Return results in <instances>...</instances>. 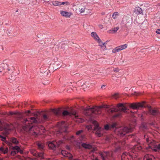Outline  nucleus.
Listing matches in <instances>:
<instances>
[{"mask_svg": "<svg viewBox=\"0 0 160 160\" xmlns=\"http://www.w3.org/2000/svg\"><path fill=\"white\" fill-rule=\"evenodd\" d=\"M58 127L60 130H61L60 132H67V127L66 126L64 122H62L61 123L59 124Z\"/></svg>", "mask_w": 160, "mask_h": 160, "instance_id": "nucleus-15", "label": "nucleus"}, {"mask_svg": "<svg viewBox=\"0 0 160 160\" xmlns=\"http://www.w3.org/2000/svg\"><path fill=\"white\" fill-rule=\"evenodd\" d=\"M92 124L94 126V130L95 131V134L98 137H100L103 134V129L99 127L98 123L96 121H91Z\"/></svg>", "mask_w": 160, "mask_h": 160, "instance_id": "nucleus-6", "label": "nucleus"}, {"mask_svg": "<svg viewBox=\"0 0 160 160\" xmlns=\"http://www.w3.org/2000/svg\"><path fill=\"white\" fill-rule=\"evenodd\" d=\"M37 145L38 146V148L40 149H42L44 147V144L42 143L38 142L37 143Z\"/></svg>", "mask_w": 160, "mask_h": 160, "instance_id": "nucleus-30", "label": "nucleus"}, {"mask_svg": "<svg viewBox=\"0 0 160 160\" xmlns=\"http://www.w3.org/2000/svg\"><path fill=\"white\" fill-rule=\"evenodd\" d=\"M17 114H16V116L17 118H22L23 117L21 113L19 112H17Z\"/></svg>", "mask_w": 160, "mask_h": 160, "instance_id": "nucleus-35", "label": "nucleus"}, {"mask_svg": "<svg viewBox=\"0 0 160 160\" xmlns=\"http://www.w3.org/2000/svg\"><path fill=\"white\" fill-rule=\"evenodd\" d=\"M98 43L99 46L102 49L103 51L107 49V48L106 46V43L102 42L101 39H100L97 41Z\"/></svg>", "mask_w": 160, "mask_h": 160, "instance_id": "nucleus-18", "label": "nucleus"}, {"mask_svg": "<svg viewBox=\"0 0 160 160\" xmlns=\"http://www.w3.org/2000/svg\"><path fill=\"white\" fill-rule=\"evenodd\" d=\"M44 2H48L49 1H45V0H44Z\"/></svg>", "mask_w": 160, "mask_h": 160, "instance_id": "nucleus-54", "label": "nucleus"}, {"mask_svg": "<svg viewBox=\"0 0 160 160\" xmlns=\"http://www.w3.org/2000/svg\"><path fill=\"white\" fill-rule=\"evenodd\" d=\"M52 5L55 6H57L61 5V2L58 1H56L52 2Z\"/></svg>", "mask_w": 160, "mask_h": 160, "instance_id": "nucleus-28", "label": "nucleus"}, {"mask_svg": "<svg viewBox=\"0 0 160 160\" xmlns=\"http://www.w3.org/2000/svg\"><path fill=\"white\" fill-rule=\"evenodd\" d=\"M8 152V149L7 148L2 147H0V153H3L4 154L7 153Z\"/></svg>", "mask_w": 160, "mask_h": 160, "instance_id": "nucleus-23", "label": "nucleus"}, {"mask_svg": "<svg viewBox=\"0 0 160 160\" xmlns=\"http://www.w3.org/2000/svg\"><path fill=\"white\" fill-rule=\"evenodd\" d=\"M79 9V12L80 13H82L84 12L86 8L84 6L81 8H80Z\"/></svg>", "mask_w": 160, "mask_h": 160, "instance_id": "nucleus-33", "label": "nucleus"}, {"mask_svg": "<svg viewBox=\"0 0 160 160\" xmlns=\"http://www.w3.org/2000/svg\"><path fill=\"white\" fill-rule=\"evenodd\" d=\"M156 32L157 33L160 35V29H158L156 31Z\"/></svg>", "mask_w": 160, "mask_h": 160, "instance_id": "nucleus-45", "label": "nucleus"}, {"mask_svg": "<svg viewBox=\"0 0 160 160\" xmlns=\"http://www.w3.org/2000/svg\"><path fill=\"white\" fill-rule=\"evenodd\" d=\"M108 108L107 106H101L99 107H94L92 108H85L84 113L86 116H91L92 114L99 115L101 113V109L103 108Z\"/></svg>", "mask_w": 160, "mask_h": 160, "instance_id": "nucleus-1", "label": "nucleus"}, {"mask_svg": "<svg viewBox=\"0 0 160 160\" xmlns=\"http://www.w3.org/2000/svg\"><path fill=\"white\" fill-rule=\"evenodd\" d=\"M139 93L138 92H134L133 93V95H136V96H137V95H139Z\"/></svg>", "mask_w": 160, "mask_h": 160, "instance_id": "nucleus-48", "label": "nucleus"}, {"mask_svg": "<svg viewBox=\"0 0 160 160\" xmlns=\"http://www.w3.org/2000/svg\"><path fill=\"white\" fill-rule=\"evenodd\" d=\"M100 29H102L103 28V26L102 25L100 24L98 25Z\"/></svg>", "mask_w": 160, "mask_h": 160, "instance_id": "nucleus-49", "label": "nucleus"}, {"mask_svg": "<svg viewBox=\"0 0 160 160\" xmlns=\"http://www.w3.org/2000/svg\"><path fill=\"white\" fill-rule=\"evenodd\" d=\"M91 35L92 37L97 42L99 40L100 38L98 36L96 33L95 32H92L91 34Z\"/></svg>", "mask_w": 160, "mask_h": 160, "instance_id": "nucleus-21", "label": "nucleus"}, {"mask_svg": "<svg viewBox=\"0 0 160 160\" xmlns=\"http://www.w3.org/2000/svg\"><path fill=\"white\" fill-rule=\"evenodd\" d=\"M62 143V142L61 141H59L58 142L53 141L49 142L48 145L50 148L53 150H55L57 147H59L60 144Z\"/></svg>", "mask_w": 160, "mask_h": 160, "instance_id": "nucleus-10", "label": "nucleus"}, {"mask_svg": "<svg viewBox=\"0 0 160 160\" xmlns=\"http://www.w3.org/2000/svg\"><path fill=\"white\" fill-rule=\"evenodd\" d=\"M0 138L1 140L3 141H6V137L1 135H0Z\"/></svg>", "mask_w": 160, "mask_h": 160, "instance_id": "nucleus-37", "label": "nucleus"}, {"mask_svg": "<svg viewBox=\"0 0 160 160\" xmlns=\"http://www.w3.org/2000/svg\"><path fill=\"white\" fill-rule=\"evenodd\" d=\"M82 146L84 148L89 149H91L92 148V146L91 145L89 144H87L85 143H82Z\"/></svg>", "mask_w": 160, "mask_h": 160, "instance_id": "nucleus-25", "label": "nucleus"}, {"mask_svg": "<svg viewBox=\"0 0 160 160\" xmlns=\"http://www.w3.org/2000/svg\"><path fill=\"white\" fill-rule=\"evenodd\" d=\"M92 128L91 125H88L86 126V128L88 130H90Z\"/></svg>", "mask_w": 160, "mask_h": 160, "instance_id": "nucleus-44", "label": "nucleus"}, {"mask_svg": "<svg viewBox=\"0 0 160 160\" xmlns=\"http://www.w3.org/2000/svg\"><path fill=\"white\" fill-rule=\"evenodd\" d=\"M65 3H66L67 5H68V2H61V5H64V4H65Z\"/></svg>", "mask_w": 160, "mask_h": 160, "instance_id": "nucleus-46", "label": "nucleus"}, {"mask_svg": "<svg viewBox=\"0 0 160 160\" xmlns=\"http://www.w3.org/2000/svg\"><path fill=\"white\" fill-rule=\"evenodd\" d=\"M119 28L117 27L112 28L111 29L108 30L107 32L109 34H114L117 32V31L119 29Z\"/></svg>", "mask_w": 160, "mask_h": 160, "instance_id": "nucleus-20", "label": "nucleus"}, {"mask_svg": "<svg viewBox=\"0 0 160 160\" xmlns=\"http://www.w3.org/2000/svg\"><path fill=\"white\" fill-rule=\"evenodd\" d=\"M67 148L68 149H69V148L68 147H67Z\"/></svg>", "mask_w": 160, "mask_h": 160, "instance_id": "nucleus-53", "label": "nucleus"}, {"mask_svg": "<svg viewBox=\"0 0 160 160\" xmlns=\"http://www.w3.org/2000/svg\"><path fill=\"white\" fill-rule=\"evenodd\" d=\"M148 110L149 113L153 115H156L159 113L157 109H153L150 106L148 107Z\"/></svg>", "mask_w": 160, "mask_h": 160, "instance_id": "nucleus-17", "label": "nucleus"}, {"mask_svg": "<svg viewBox=\"0 0 160 160\" xmlns=\"http://www.w3.org/2000/svg\"><path fill=\"white\" fill-rule=\"evenodd\" d=\"M111 128H116L117 124L116 123H112V124L110 125Z\"/></svg>", "mask_w": 160, "mask_h": 160, "instance_id": "nucleus-36", "label": "nucleus"}, {"mask_svg": "<svg viewBox=\"0 0 160 160\" xmlns=\"http://www.w3.org/2000/svg\"><path fill=\"white\" fill-rule=\"evenodd\" d=\"M144 102H138V103H133L131 104L130 105V107L133 109H137L139 108L142 107L144 106Z\"/></svg>", "mask_w": 160, "mask_h": 160, "instance_id": "nucleus-13", "label": "nucleus"}, {"mask_svg": "<svg viewBox=\"0 0 160 160\" xmlns=\"http://www.w3.org/2000/svg\"><path fill=\"white\" fill-rule=\"evenodd\" d=\"M30 153L31 154H33V155L36 156H37V152L35 150H32L30 151Z\"/></svg>", "mask_w": 160, "mask_h": 160, "instance_id": "nucleus-34", "label": "nucleus"}, {"mask_svg": "<svg viewBox=\"0 0 160 160\" xmlns=\"http://www.w3.org/2000/svg\"><path fill=\"white\" fill-rule=\"evenodd\" d=\"M142 149V148L139 145H136L134 146L133 149L132 150V151L134 153V151L138 152Z\"/></svg>", "mask_w": 160, "mask_h": 160, "instance_id": "nucleus-26", "label": "nucleus"}, {"mask_svg": "<svg viewBox=\"0 0 160 160\" xmlns=\"http://www.w3.org/2000/svg\"><path fill=\"white\" fill-rule=\"evenodd\" d=\"M17 112H9V113L8 114V115H16V114H17Z\"/></svg>", "mask_w": 160, "mask_h": 160, "instance_id": "nucleus-40", "label": "nucleus"}, {"mask_svg": "<svg viewBox=\"0 0 160 160\" xmlns=\"http://www.w3.org/2000/svg\"><path fill=\"white\" fill-rule=\"evenodd\" d=\"M61 153L62 154L64 157H68L69 159H72V155L70 153H68L65 151L62 150Z\"/></svg>", "mask_w": 160, "mask_h": 160, "instance_id": "nucleus-19", "label": "nucleus"}, {"mask_svg": "<svg viewBox=\"0 0 160 160\" xmlns=\"http://www.w3.org/2000/svg\"><path fill=\"white\" fill-rule=\"evenodd\" d=\"M30 110H28L26 112V113H27V116H29V114L30 113Z\"/></svg>", "mask_w": 160, "mask_h": 160, "instance_id": "nucleus-47", "label": "nucleus"}, {"mask_svg": "<svg viewBox=\"0 0 160 160\" xmlns=\"http://www.w3.org/2000/svg\"><path fill=\"white\" fill-rule=\"evenodd\" d=\"M10 149L12 150L11 153V154L12 155L14 156L19 152H20L21 153L22 152L20 147L18 146H16L14 147H11Z\"/></svg>", "mask_w": 160, "mask_h": 160, "instance_id": "nucleus-11", "label": "nucleus"}, {"mask_svg": "<svg viewBox=\"0 0 160 160\" xmlns=\"http://www.w3.org/2000/svg\"><path fill=\"white\" fill-rule=\"evenodd\" d=\"M120 149V147L119 146H118V145H117V147H116L115 149V152H117L119 151V150Z\"/></svg>", "mask_w": 160, "mask_h": 160, "instance_id": "nucleus-43", "label": "nucleus"}, {"mask_svg": "<svg viewBox=\"0 0 160 160\" xmlns=\"http://www.w3.org/2000/svg\"><path fill=\"white\" fill-rule=\"evenodd\" d=\"M155 159L154 157L151 155H146L143 158V160H153Z\"/></svg>", "mask_w": 160, "mask_h": 160, "instance_id": "nucleus-22", "label": "nucleus"}, {"mask_svg": "<svg viewBox=\"0 0 160 160\" xmlns=\"http://www.w3.org/2000/svg\"><path fill=\"white\" fill-rule=\"evenodd\" d=\"M0 160H3L2 158H0Z\"/></svg>", "mask_w": 160, "mask_h": 160, "instance_id": "nucleus-55", "label": "nucleus"}, {"mask_svg": "<svg viewBox=\"0 0 160 160\" xmlns=\"http://www.w3.org/2000/svg\"><path fill=\"white\" fill-rule=\"evenodd\" d=\"M127 47L128 45L127 44H125L119 46L113 49L112 50V52L113 53H116L126 49V48H127Z\"/></svg>", "mask_w": 160, "mask_h": 160, "instance_id": "nucleus-12", "label": "nucleus"}, {"mask_svg": "<svg viewBox=\"0 0 160 160\" xmlns=\"http://www.w3.org/2000/svg\"><path fill=\"white\" fill-rule=\"evenodd\" d=\"M133 128L132 127L130 126L129 128L127 127H120L116 129V131L118 132L117 134L120 136H123L125 135L127 133L130 132L132 131Z\"/></svg>", "mask_w": 160, "mask_h": 160, "instance_id": "nucleus-4", "label": "nucleus"}, {"mask_svg": "<svg viewBox=\"0 0 160 160\" xmlns=\"http://www.w3.org/2000/svg\"><path fill=\"white\" fill-rule=\"evenodd\" d=\"M112 97L115 99H117L119 97L118 94V93L114 94L112 95Z\"/></svg>", "mask_w": 160, "mask_h": 160, "instance_id": "nucleus-38", "label": "nucleus"}, {"mask_svg": "<svg viewBox=\"0 0 160 160\" xmlns=\"http://www.w3.org/2000/svg\"><path fill=\"white\" fill-rule=\"evenodd\" d=\"M24 121L26 124H28L29 125L32 123H38L40 122L37 114H35L33 117L29 118L28 119L26 118L24 119Z\"/></svg>", "mask_w": 160, "mask_h": 160, "instance_id": "nucleus-8", "label": "nucleus"}, {"mask_svg": "<svg viewBox=\"0 0 160 160\" xmlns=\"http://www.w3.org/2000/svg\"><path fill=\"white\" fill-rule=\"evenodd\" d=\"M110 140L109 138V137H107L106 138V140L107 141H109Z\"/></svg>", "mask_w": 160, "mask_h": 160, "instance_id": "nucleus-50", "label": "nucleus"}, {"mask_svg": "<svg viewBox=\"0 0 160 160\" xmlns=\"http://www.w3.org/2000/svg\"><path fill=\"white\" fill-rule=\"evenodd\" d=\"M109 128L110 129V125H107L104 127V129L106 130H108Z\"/></svg>", "mask_w": 160, "mask_h": 160, "instance_id": "nucleus-41", "label": "nucleus"}, {"mask_svg": "<svg viewBox=\"0 0 160 160\" xmlns=\"http://www.w3.org/2000/svg\"><path fill=\"white\" fill-rule=\"evenodd\" d=\"M2 124L1 122L0 121V126H1Z\"/></svg>", "mask_w": 160, "mask_h": 160, "instance_id": "nucleus-52", "label": "nucleus"}, {"mask_svg": "<svg viewBox=\"0 0 160 160\" xmlns=\"http://www.w3.org/2000/svg\"><path fill=\"white\" fill-rule=\"evenodd\" d=\"M83 132V131L82 130H79L76 132V135H80L81 133L82 132Z\"/></svg>", "mask_w": 160, "mask_h": 160, "instance_id": "nucleus-42", "label": "nucleus"}, {"mask_svg": "<svg viewBox=\"0 0 160 160\" xmlns=\"http://www.w3.org/2000/svg\"><path fill=\"white\" fill-rule=\"evenodd\" d=\"M50 114L48 112L43 113L42 114V117L41 118V121L44 122L48 120L49 118Z\"/></svg>", "mask_w": 160, "mask_h": 160, "instance_id": "nucleus-16", "label": "nucleus"}, {"mask_svg": "<svg viewBox=\"0 0 160 160\" xmlns=\"http://www.w3.org/2000/svg\"><path fill=\"white\" fill-rule=\"evenodd\" d=\"M117 107V108L113 107L112 108L107 110L106 111L107 113L111 115L114 112L118 111L125 112L127 109L126 106L122 103H119L118 104Z\"/></svg>", "mask_w": 160, "mask_h": 160, "instance_id": "nucleus-2", "label": "nucleus"}, {"mask_svg": "<svg viewBox=\"0 0 160 160\" xmlns=\"http://www.w3.org/2000/svg\"><path fill=\"white\" fill-rule=\"evenodd\" d=\"M124 18H125V19L126 18H127V20H128V19H129L130 18L129 17H127V16L124 17Z\"/></svg>", "mask_w": 160, "mask_h": 160, "instance_id": "nucleus-51", "label": "nucleus"}, {"mask_svg": "<svg viewBox=\"0 0 160 160\" xmlns=\"http://www.w3.org/2000/svg\"><path fill=\"white\" fill-rule=\"evenodd\" d=\"M52 112L56 115L59 116L61 114L60 110V109H54L52 110Z\"/></svg>", "mask_w": 160, "mask_h": 160, "instance_id": "nucleus-24", "label": "nucleus"}, {"mask_svg": "<svg viewBox=\"0 0 160 160\" xmlns=\"http://www.w3.org/2000/svg\"><path fill=\"white\" fill-rule=\"evenodd\" d=\"M24 129L27 131H28L29 133L32 135H36L37 134V131L39 130V128L37 126H32L31 127H29L28 125H26Z\"/></svg>", "mask_w": 160, "mask_h": 160, "instance_id": "nucleus-7", "label": "nucleus"}, {"mask_svg": "<svg viewBox=\"0 0 160 160\" xmlns=\"http://www.w3.org/2000/svg\"><path fill=\"white\" fill-rule=\"evenodd\" d=\"M149 138H147L146 141L148 144V148H150L155 151H157L158 150L160 149V144L157 145H155L154 142L149 143Z\"/></svg>", "mask_w": 160, "mask_h": 160, "instance_id": "nucleus-9", "label": "nucleus"}, {"mask_svg": "<svg viewBox=\"0 0 160 160\" xmlns=\"http://www.w3.org/2000/svg\"><path fill=\"white\" fill-rule=\"evenodd\" d=\"M9 63L7 61L5 60L0 63V72H4V73L7 71H12L13 67L9 65Z\"/></svg>", "mask_w": 160, "mask_h": 160, "instance_id": "nucleus-3", "label": "nucleus"}, {"mask_svg": "<svg viewBox=\"0 0 160 160\" xmlns=\"http://www.w3.org/2000/svg\"><path fill=\"white\" fill-rule=\"evenodd\" d=\"M36 156H37L38 158H40L41 159H42L43 158V153L42 152H40V153H37Z\"/></svg>", "mask_w": 160, "mask_h": 160, "instance_id": "nucleus-31", "label": "nucleus"}, {"mask_svg": "<svg viewBox=\"0 0 160 160\" xmlns=\"http://www.w3.org/2000/svg\"><path fill=\"white\" fill-rule=\"evenodd\" d=\"M121 116V112H119L118 113L116 114L115 115H114L113 117V118L116 117H119Z\"/></svg>", "mask_w": 160, "mask_h": 160, "instance_id": "nucleus-39", "label": "nucleus"}, {"mask_svg": "<svg viewBox=\"0 0 160 160\" xmlns=\"http://www.w3.org/2000/svg\"><path fill=\"white\" fill-rule=\"evenodd\" d=\"M119 16V14L118 12H116L113 13L112 15V18L115 19L117 18V17Z\"/></svg>", "mask_w": 160, "mask_h": 160, "instance_id": "nucleus-32", "label": "nucleus"}, {"mask_svg": "<svg viewBox=\"0 0 160 160\" xmlns=\"http://www.w3.org/2000/svg\"><path fill=\"white\" fill-rule=\"evenodd\" d=\"M103 86H104V85L102 86V87H103Z\"/></svg>", "mask_w": 160, "mask_h": 160, "instance_id": "nucleus-56", "label": "nucleus"}, {"mask_svg": "<svg viewBox=\"0 0 160 160\" xmlns=\"http://www.w3.org/2000/svg\"><path fill=\"white\" fill-rule=\"evenodd\" d=\"M134 12L136 14H140L142 12V10L140 8L138 7L136 8Z\"/></svg>", "mask_w": 160, "mask_h": 160, "instance_id": "nucleus-27", "label": "nucleus"}, {"mask_svg": "<svg viewBox=\"0 0 160 160\" xmlns=\"http://www.w3.org/2000/svg\"><path fill=\"white\" fill-rule=\"evenodd\" d=\"M11 142L14 144H17L18 143V141L16 138H11Z\"/></svg>", "mask_w": 160, "mask_h": 160, "instance_id": "nucleus-29", "label": "nucleus"}, {"mask_svg": "<svg viewBox=\"0 0 160 160\" xmlns=\"http://www.w3.org/2000/svg\"><path fill=\"white\" fill-rule=\"evenodd\" d=\"M62 114L64 116L73 115L75 117V118L76 119V121L78 122H82L84 121V120L83 119L79 118V116L77 115V112L75 111H72L71 112H69L66 110H64L62 112Z\"/></svg>", "mask_w": 160, "mask_h": 160, "instance_id": "nucleus-5", "label": "nucleus"}, {"mask_svg": "<svg viewBox=\"0 0 160 160\" xmlns=\"http://www.w3.org/2000/svg\"><path fill=\"white\" fill-rule=\"evenodd\" d=\"M60 13L62 16L66 18H70L72 15L71 12H68L63 10L60 11Z\"/></svg>", "mask_w": 160, "mask_h": 160, "instance_id": "nucleus-14", "label": "nucleus"}]
</instances>
